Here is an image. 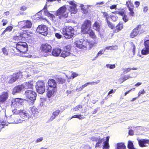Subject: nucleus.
Returning a JSON list of instances; mask_svg holds the SVG:
<instances>
[{"label": "nucleus", "mask_w": 149, "mask_h": 149, "mask_svg": "<svg viewBox=\"0 0 149 149\" xmlns=\"http://www.w3.org/2000/svg\"><path fill=\"white\" fill-rule=\"evenodd\" d=\"M69 12L67 11L65 5H64L58 8L56 11L55 14L60 19L67 18L68 17Z\"/></svg>", "instance_id": "obj_1"}, {"label": "nucleus", "mask_w": 149, "mask_h": 149, "mask_svg": "<svg viewBox=\"0 0 149 149\" xmlns=\"http://www.w3.org/2000/svg\"><path fill=\"white\" fill-rule=\"evenodd\" d=\"M74 29L71 26H65L61 29V32L66 39L72 38L74 34Z\"/></svg>", "instance_id": "obj_2"}, {"label": "nucleus", "mask_w": 149, "mask_h": 149, "mask_svg": "<svg viewBox=\"0 0 149 149\" xmlns=\"http://www.w3.org/2000/svg\"><path fill=\"white\" fill-rule=\"evenodd\" d=\"M81 40V41L80 40H77L75 42L76 46L81 49H84L87 47H89L90 49L97 43L96 42H91L85 41L82 42V40Z\"/></svg>", "instance_id": "obj_3"}, {"label": "nucleus", "mask_w": 149, "mask_h": 149, "mask_svg": "<svg viewBox=\"0 0 149 149\" xmlns=\"http://www.w3.org/2000/svg\"><path fill=\"white\" fill-rule=\"evenodd\" d=\"M15 48L21 53L25 54L28 50V47L26 42L19 41L16 44Z\"/></svg>", "instance_id": "obj_4"}, {"label": "nucleus", "mask_w": 149, "mask_h": 149, "mask_svg": "<svg viewBox=\"0 0 149 149\" xmlns=\"http://www.w3.org/2000/svg\"><path fill=\"white\" fill-rule=\"evenodd\" d=\"M36 88L37 92L39 94L43 93L45 91V86L43 81H38L36 83Z\"/></svg>", "instance_id": "obj_5"}, {"label": "nucleus", "mask_w": 149, "mask_h": 149, "mask_svg": "<svg viewBox=\"0 0 149 149\" xmlns=\"http://www.w3.org/2000/svg\"><path fill=\"white\" fill-rule=\"evenodd\" d=\"M24 95L28 99L30 100L33 103L36 100L37 96L35 92L31 90H28L24 93Z\"/></svg>", "instance_id": "obj_6"}, {"label": "nucleus", "mask_w": 149, "mask_h": 149, "mask_svg": "<svg viewBox=\"0 0 149 149\" xmlns=\"http://www.w3.org/2000/svg\"><path fill=\"white\" fill-rule=\"evenodd\" d=\"M39 34L46 36L48 34V27L44 24H41L38 26L36 30Z\"/></svg>", "instance_id": "obj_7"}, {"label": "nucleus", "mask_w": 149, "mask_h": 149, "mask_svg": "<svg viewBox=\"0 0 149 149\" xmlns=\"http://www.w3.org/2000/svg\"><path fill=\"white\" fill-rule=\"evenodd\" d=\"M126 5L127 6L129 11L128 14L130 16L133 17L134 13V6L131 0H128L126 2Z\"/></svg>", "instance_id": "obj_8"}, {"label": "nucleus", "mask_w": 149, "mask_h": 149, "mask_svg": "<svg viewBox=\"0 0 149 149\" xmlns=\"http://www.w3.org/2000/svg\"><path fill=\"white\" fill-rule=\"evenodd\" d=\"M23 102V100L20 98H17L14 100L11 105V107L15 109L13 111V112L15 113L17 111V110L15 109V108H18L21 104V102Z\"/></svg>", "instance_id": "obj_9"}, {"label": "nucleus", "mask_w": 149, "mask_h": 149, "mask_svg": "<svg viewBox=\"0 0 149 149\" xmlns=\"http://www.w3.org/2000/svg\"><path fill=\"white\" fill-rule=\"evenodd\" d=\"M71 49V46L70 45H67L64 47L63 51L61 54V56L65 58L70 56V51Z\"/></svg>", "instance_id": "obj_10"}, {"label": "nucleus", "mask_w": 149, "mask_h": 149, "mask_svg": "<svg viewBox=\"0 0 149 149\" xmlns=\"http://www.w3.org/2000/svg\"><path fill=\"white\" fill-rule=\"evenodd\" d=\"M40 49L43 52L47 53L51 52L52 47L48 43H43L41 45Z\"/></svg>", "instance_id": "obj_11"}, {"label": "nucleus", "mask_w": 149, "mask_h": 149, "mask_svg": "<svg viewBox=\"0 0 149 149\" xmlns=\"http://www.w3.org/2000/svg\"><path fill=\"white\" fill-rule=\"evenodd\" d=\"M144 48L141 51V54L143 55H146L149 54V40L144 41Z\"/></svg>", "instance_id": "obj_12"}, {"label": "nucleus", "mask_w": 149, "mask_h": 149, "mask_svg": "<svg viewBox=\"0 0 149 149\" xmlns=\"http://www.w3.org/2000/svg\"><path fill=\"white\" fill-rule=\"evenodd\" d=\"M141 25H138L132 31L130 35V37L131 38H134L138 35L141 30Z\"/></svg>", "instance_id": "obj_13"}, {"label": "nucleus", "mask_w": 149, "mask_h": 149, "mask_svg": "<svg viewBox=\"0 0 149 149\" xmlns=\"http://www.w3.org/2000/svg\"><path fill=\"white\" fill-rule=\"evenodd\" d=\"M9 94L8 91H3L0 94V103L3 104L6 102L8 99Z\"/></svg>", "instance_id": "obj_14"}, {"label": "nucleus", "mask_w": 149, "mask_h": 149, "mask_svg": "<svg viewBox=\"0 0 149 149\" xmlns=\"http://www.w3.org/2000/svg\"><path fill=\"white\" fill-rule=\"evenodd\" d=\"M139 146L141 147H147L149 144V139H141L138 140Z\"/></svg>", "instance_id": "obj_15"}, {"label": "nucleus", "mask_w": 149, "mask_h": 149, "mask_svg": "<svg viewBox=\"0 0 149 149\" xmlns=\"http://www.w3.org/2000/svg\"><path fill=\"white\" fill-rule=\"evenodd\" d=\"M30 113L31 115H28L29 116H31L32 117H36L38 115L39 111L37 108L35 106H33L30 108Z\"/></svg>", "instance_id": "obj_16"}, {"label": "nucleus", "mask_w": 149, "mask_h": 149, "mask_svg": "<svg viewBox=\"0 0 149 149\" xmlns=\"http://www.w3.org/2000/svg\"><path fill=\"white\" fill-rule=\"evenodd\" d=\"M47 84L48 86V88L57 89V83L55 80L52 79H49L47 82Z\"/></svg>", "instance_id": "obj_17"}, {"label": "nucleus", "mask_w": 149, "mask_h": 149, "mask_svg": "<svg viewBox=\"0 0 149 149\" xmlns=\"http://www.w3.org/2000/svg\"><path fill=\"white\" fill-rule=\"evenodd\" d=\"M47 90V96L49 98H50L52 96H54V93H56L57 91V89L52 88L51 90L49 88H48Z\"/></svg>", "instance_id": "obj_18"}, {"label": "nucleus", "mask_w": 149, "mask_h": 149, "mask_svg": "<svg viewBox=\"0 0 149 149\" xmlns=\"http://www.w3.org/2000/svg\"><path fill=\"white\" fill-rule=\"evenodd\" d=\"M24 89V84L19 85L15 87L13 89V92L14 93L20 92L22 90Z\"/></svg>", "instance_id": "obj_19"}, {"label": "nucleus", "mask_w": 149, "mask_h": 149, "mask_svg": "<svg viewBox=\"0 0 149 149\" xmlns=\"http://www.w3.org/2000/svg\"><path fill=\"white\" fill-rule=\"evenodd\" d=\"M123 27V23L120 22L116 26V29L113 30V32L116 33L122 29Z\"/></svg>", "instance_id": "obj_20"}, {"label": "nucleus", "mask_w": 149, "mask_h": 149, "mask_svg": "<svg viewBox=\"0 0 149 149\" xmlns=\"http://www.w3.org/2000/svg\"><path fill=\"white\" fill-rule=\"evenodd\" d=\"M55 79L58 84H63L65 83L66 81L65 78L60 77H56Z\"/></svg>", "instance_id": "obj_21"}, {"label": "nucleus", "mask_w": 149, "mask_h": 149, "mask_svg": "<svg viewBox=\"0 0 149 149\" xmlns=\"http://www.w3.org/2000/svg\"><path fill=\"white\" fill-rule=\"evenodd\" d=\"M61 52V49L55 48L53 50L52 54L53 56H57L59 55Z\"/></svg>", "instance_id": "obj_22"}, {"label": "nucleus", "mask_w": 149, "mask_h": 149, "mask_svg": "<svg viewBox=\"0 0 149 149\" xmlns=\"http://www.w3.org/2000/svg\"><path fill=\"white\" fill-rule=\"evenodd\" d=\"M91 28L81 25V33L84 34H87Z\"/></svg>", "instance_id": "obj_23"}, {"label": "nucleus", "mask_w": 149, "mask_h": 149, "mask_svg": "<svg viewBox=\"0 0 149 149\" xmlns=\"http://www.w3.org/2000/svg\"><path fill=\"white\" fill-rule=\"evenodd\" d=\"M33 86V81L26 82L24 85V89L32 88Z\"/></svg>", "instance_id": "obj_24"}, {"label": "nucleus", "mask_w": 149, "mask_h": 149, "mask_svg": "<svg viewBox=\"0 0 149 149\" xmlns=\"http://www.w3.org/2000/svg\"><path fill=\"white\" fill-rule=\"evenodd\" d=\"M116 145V149H126V146L123 142L117 143Z\"/></svg>", "instance_id": "obj_25"}, {"label": "nucleus", "mask_w": 149, "mask_h": 149, "mask_svg": "<svg viewBox=\"0 0 149 149\" xmlns=\"http://www.w3.org/2000/svg\"><path fill=\"white\" fill-rule=\"evenodd\" d=\"M15 118L14 114L6 117V121L9 123H14V118Z\"/></svg>", "instance_id": "obj_26"}, {"label": "nucleus", "mask_w": 149, "mask_h": 149, "mask_svg": "<svg viewBox=\"0 0 149 149\" xmlns=\"http://www.w3.org/2000/svg\"><path fill=\"white\" fill-rule=\"evenodd\" d=\"M91 22L90 20L89 19H86L84 21L83 24L82 25L91 28Z\"/></svg>", "instance_id": "obj_27"}, {"label": "nucleus", "mask_w": 149, "mask_h": 149, "mask_svg": "<svg viewBox=\"0 0 149 149\" xmlns=\"http://www.w3.org/2000/svg\"><path fill=\"white\" fill-rule=\"evenodd\" d=\"M32 26V23L31 21L27 20L26 21L25 25L23 27L24 28H30Z\"/></svg>", "instance_id": "obj_28"}, {"label": "nucleus", "mask_w": 149, "mask_h": 149, "mask_svg": "<svg viewBox=\"0 0 149 149\" xmlns=\"http://www.w3.org/2000/svg\"><path fill=\"white\" fill-rule=\"evenodd\" d=\"M89 36L92 38L93 39H95L97 38V37L95 33V32L93 31V30L90 29L88 32V33Z\"/></svg>", "instance_id": "obj_29"}, {"label": "nucleus", "mask_w": 149, "mask_h": 149, "mask_svg": "<svg viewBox=\"0 0 149 149\" xmlns=\"http://www.w3.org/2000/svg\"><path fill=\"white\" fill-rule=\"evenodd\" d=\"M94 29L96 31H99L100 29V23L97 22H95L93 25Z\"/></svg>", "instance_id": "obj_30"}, {"label": "nucleus", "mask_w": 149, "mask_h": 149, "mask_svg": "<svg viewBox=\"0 0 149 149\" xmlns=\"http://www.w3.org/2000/svg\"><path fill=\"white\" fill-rule=\"evenodd\" d=\"M127 147L128 149H136L134 148L133 142L130 141H128Z\"/></svg>", "instance_id": "obj_31"}, {"label": "nucleus", "mask_w": 149, "mask_h": 149, "mask_svg": "<svg viewBox=\"0 0 149 149\" xmlns=\"http://www.w3.org/2000/svg\"><path fill=\"white\" fill-rule=\"evenodd\" d=\"M15 118H14V123H20L21 122L22 120L20 119V117H19L17 115L14 114Z\"/></svg>", "instance_id": "obj_32"}, {"label": "nucleus", "mask_w": 149, "mask_h": 149, "mask_svg": "<svg viewBox=\"0 0 149 149\" xmlns=\"http://www.w3.org/2000/svg\"><path fill=\"white\" fill-rule=\"evenodd\" d=\"M28 34L27 33V32L26 31H23V32H20L19 36L22 39L23 38H25L27 36Z\"/></svg>", "instance_id": "obj_33"}, {"label": "nucleus", "mask_w": 149, "mask_h": 149, "mask_svg": "<svg viewBox=\"0 0 149 149\" xmlns=\"http://www.w3.org/2000/svg\"><path fill=\"white\" fill-rule=\"evenodd\" d=\"M13 27L12 26H8L6 29L3 31L1 33L2 35H3L6 32L10 31H12L13 29Z\"/></svg>", "instance_id": "obj_34"}, {"label": "nucleus", "mask_w": 149, "mask_h": 149, "mask_svg": "<svg viewBox=\"0 0 149 149\" xmlns=\"http://www.w3.org/2000/svg\"><path fill=\"white\" fill-rule=\"evenodd\" d=\"M69 8L72 12V13L75 14L77 13V5L74 6H70Z\"/></svg>", "instance_id": "obj_35"}, {"label": "nucleus", "mask_w": 149, "mask_h": 149, "mask_svg": "<svg viewBox=\"0 0 149 149\" xmlns=\"http://www.w3.org/2000/svg\"><path fill=\"white\" fill-rule=\"evenodd\" d=\"M17 79L14 75L13 74L11 75V78L9 80L8 82L9 84H11L15 81Z\"/></svg>", "instance_id": "obj_36"}, {"label": "nucleus", "mask_w": 149, "mask_h": 149, "mask_svg": "<svg viewBox=\"0 0 149 149\" xmlns=\"http://www.w3.org/2000/svg\"><path fill=\"white\" fill-rule=\"evenodd\" d=\"M103 141V139L99 138L98 140L97 141H98L95 144V148H97L98 147H99L100 146V145L102 143Z\"/></svg>", "instance_id": "obj_37"}, {"label": "nucleus", "mask_w": 149, "mask_h": 149, "mask_svg": "<svg viewBox=\"0 0 149 149\" xmlns=\"http://www.w3.org/2000/svg\"><path fill=\"white\" fill-rule=\"evenodd\" d=\"M137 68H128L124 69L123 73L125 74L127 73L128 72H130L131 70H137Z\"/></svg>", "instance_id": "obj_38"}, {"label": "nucleus", "mask_w": 149, "mask_h": 149, "mask_svg": "<svg viewBox=\"0 0 149 149\" xmlns=\"http://www.w3.org/2000/svg\"><path fill=\"white\" fill-rule=\"evenodd\" d=\"M102 13L103 17L105 18L106 21H108L110 18V16H109L108 14L106 12H103Z\"/></svg>", "instance_id": "obj_39"}, {"label": "nucleus", "mask_w": 149, "mask_h": 149, "mask_svg": "<svg viewBox=\"0 0 149 149\" xmlns=\"http://www.w3.org/2000/svg\"><path fill=\"white\" fill-rule=\"evenodd\" d=\"M132 77H130L129 75H127L122 77L121 78V79L122 81V82H123Z\"/></svg>", "instance_id": "obj_40"}, {"label": "nucleus", "mask_w": 149, "mask_h": 149, "mask_svg": "<svg viewBox=\"0 0 149 149\" xmlns=\"http://www.w3.org/2000/svg\"><path fill=\"white\" fill-rule=\"evenodd\" d=\"M13 74L17 79H18L19 78L22 77V72H19Z\"/></svg>", "instance_id": "obj_41"}, {"label": "nucleus", "mask_w": 149, "mask_h": 149, "mask_svg": "<svg viewBox=\"0 0 149 149\" xmlns=\"http://www.w3.org/2000/svg\"><path fill=\"white\" fill-rule=\"evenodd\" d=\"M106 22L107 23L108 26L109 28H110L112 29H113L114 28V25L109 20L106 21Z\"/></svg>", "instance_id": "obj_42"}, {"label": "nucleus", "mask_w": 149, "mask_h": 149, "mask_svg": "<svg viewBox=\"0 0 149 149\" xmlns=\"http://www.w3.org/2000/svg\"><path fill=\"white\" fill-rule=\"evenodd\" d=\"M1 50L3 54L5 56L8 55V52L7 49L5 47H4L1 49Z\"/></svg>", "instance_id": "obj_43"}, {"label": "nucleus", "mask_w": 149, "mask_h": 149, "mask_svg": "<svg viewBox=\"0 0 149 149\" xmlns=\"http://www.w3.org/2000/svg\"><path fill=\"white\" fill-rule=\"evenodd\" d=\"M19 113L21 115H24L26 116H27L28 115L27 112L25 110H24L19 111Z\"/></svg>", "instance_id": "obj_44"}, {"label": "nucleus", "mask_w": 149, "mask_h": 149, "mask_svg": "<svg viewBox=\"0 0 149 149\" xmlns=\"http://www.w3.org/2000/svg\"><path fill=\"white\" fill-rule=\"evenodd\" d=\"M110 18L113 21L116 22L118 19V17L116 15H110Z\"/></svg>", "instance_id": "obj_45"}, {"label": "nucleus", "mask_w": 149, "mask_h": 149, "mask_svg": "<svg viewBox=\"0 0 149 149\" xmlns=\"http://www.w3.org/2000/svg\"><path fill=\"white\" fill-rule=\"evenodd\" d=\"M106 66L107 68H109L110 69H112L116 67V66L114 64H107Z\"/></svg>", "instance_id": "obj_46"}, {"label": "nucleus", "mask_w": 149, "mask_h": 149, "mask_svg": "<svg viewBox=\"0 0 149 149\" xmlns=\"http://www.w3.org/2000/svg\"><path fill=\"white\" fill-rule=\"evenodd\" d=\"M60 112V110L59 109L53 112L52 115L56 117L59 114Z\"/></svg>", "instance_id": "obj_47"}, {"label": "nucleus", "mask_w": 149, "mask_h": 149, "mask_svg": "<svg viewBox=\"0 0 149 149\" xmlns=\"http://www.w3.org/2000/svg\"><path fill=\"white\" fill-rule=\"evenodd\" d=\"M103 147V148H105V149H108L109 148V146L107 141H104Z\"/></svg>", "instance_id": "obj_48"}, {"label": "nucleus", "mask_w": 149, "mask_h": 149, "mask_svg": "<svg viewBox=\"0 0 149 149\" xmlns=\"http://www.w3.org/2000/svg\"><path fill=\"white\" fill-rule=\"evenodd\" d=\"M27 8V6L26 5L22 6L19 8L20 10L22 11H25Z\"/></svg>", "instance_id": "obj_49"}, {"label": "nucleus", "mask_w": 149, "mask_h": 149, "mask_svg": "<svg viewBox=\"0 0 149 149\" xmlns=\"http://www.w3.org/2000/svg\"><path fill=\"white\" fill-rule=\"evenodd\" d=\"M13 39L15 41H18L21 40L20 36H15L13 37Z\"/></svg>", "instance_id": "obj_50"}, {"label": "nucleus", "mask_w": 149, "mask_h": 149, "mask_svg": "<svg viewBox=\"0 0 149 149\" xmlns=\"http://www.w3.org/2000/svg\"><path fill=\"white\" fill-rule=\"evenodd\" d=\"M100 82V81L99 80H97L96 81H92L88 82V85H93L94 84H96Z\"/></svg>", "instance_id": "obj_51"}, {"label": "nucleus", "mask_w": 149, "mask_h": 149, "mask_svg": "<svg viewBox=\"0 0 149 149\" xmlns=\"http://www.w3.org/2000/svg\"><path fill=\"white\" fill-rule=\"evenodd\" d=\"M145 92V91L144 89H143L141 91H140L138 93V97H139L141 95L144 94Z\"/></svg>", "instance_id": "obj_52"}, {"label": "nucleus", "mask_w": 149, "mask_h": 149, "mask_svg": "<svg viewBox=\"0 0 149 149\" xmlns=\"http://www.w3.org/2000/svg\"><path fill=\"white\" fill-rule=\"evenodd\" d=\"M123 19L125 22H126L128 21V19L127 17V16L126 15H124L123 17Z\"/></svg>", "instance_id": "obj_53"}, {"label": "nucleus", "mask_w": 149, "mask_h": 149, "mask_svg": "<svg viewBox=\"0 0 149 149\" xmlns=\"http://www.w3.org/2000/svg\"><path fill=\"white\" fill-rule=\"evenodd\" d=\"M88 82L86 83L84 85H82L81 87L79 88V89L80 90H81L84 88L85 87H86L88 85Z\"/></svg>", "instance_id": "obj_54"}, {"label": "nucleus", "mask_w": 149, "mask_h": 149, "mask_svg": "<svg viewBox=\"0 0 149 149\" xmlns=\"http://www.w3.org/2000/svg\"><path fill=\"white\" fill-rule=\"evenodd\" d=\"M2 22H3L2 24V25L3 26H5L8 23V21L7 19H3L1 21Z\"/></svg>", "instance_id": "obj_55"}, {"label": "nucleus", "mask_w": 149, "mask_h": 149, "mask_svg": "<svg viewBox=\"0 0 149 149\" xmlns=\"http://www.w3.org/2000/svg\"><path fill=\"white\" fill-rule=\"evenodd\" d=\"M55 36L58 39H60L62 38V36L58 33H55Z\"/></svg>", "instance_id": "obj_56"}, {"label": "nucleus", "mask_w": 149, "mask_h": 149, "mask_svg": "<svg viewBox=\"0 0 149 149\" xmlns=\"http://www.w3.org/2000/svg\"><path fill=\"white\" fill-rule=\"evenodd\" d=\"M78 75V74L75 72H73L72 73L71 76V78L72 79L74 78V77H77Z\"/></svg>", "instance_id": "obj_57"}, {"label": "nucleus", "mask_w": 149, "mask_h": 149, "mask_svg": "<svg viewBox=\"0 0 149 149\" xmlns=\"http://www.w3.org/2000/svg\"><path fill=\"white\" fill-rule=\"evenodd\" d=\"M68 2L69 4L71 5L72 6H74L77 5L73 1H70Z\"/></svg>", "instance_id": "obj_58"}, {"label": "nucleus", "mask_w": 149, "mask_h": 149, "mask_svg": "<svg viewBox=\"0 0 149 149\" xmlns=\"http://www.w3.org/2000/svg\"><path fill=\"white\" fill-rule=\"evenodd\" d=\"M99 138H98L97 137H93L91 138V139L93 141H97L98 140Z\"/></svg>", "instance_id": "obj_59"}, {"label": "nucleus", "mask_w": 149, "mask_h": 149, "mask_svg": "<svg viewBox=\"0 0 149 149\" xmlns=\"http://www.w3.org/2000/svg\"><path fill=\"white\" fill-rule=\"evenodd\" d=\"M43 140V137H41L40 138H38L36 141V143H38L41 142Z\"/></svg>", "instance_id": "obj_60"}, {"label": "nucleus", "mask_w": 149, "mask_h": 149, "mask_svg": "<svg viewBox=\"0 0 149 149\" xmlns=\"http://www.w3.org/2000/svg\"><path fill=\"white\" fill-rule=\"evenodd\" d=\"M134 4L136 8H138L140 5V3L139 1H136L134 2Z\"/></svg>", "instance_id": "obj_61"}, {"label": "nucleus", "mask_w": 149, "mask_h": 149, "mask_svg": "<svg viewBox=\"0 0 149 149\" xmlns=\"http://www.w3.org/2000/svg\"><path fill=\"white\" fill-rule=\"evenodd\" d=\"M78 119H79V120H81L85 118V117L81 114H79L78 115Z\"/></svg>", "instance_id": "obj_62"}, {"label": "nucleus", "mask_w": 149, "mask_h": 149, "mask_svg": "<svg viewBox=\"0 0 149 149\" xmlns=\"http://www.w3.org/2000/svg\"><path fill=\"white\" fill-rule=\"evenodd\" d=\"M104 53V52L103 50H100V51L99 52L97 53V54L96 57L98 56L100 54L102 55Z\"/></svg>", "instance_id": "obj_63"}, {"label": "nucleus", "mask_w": 149, "mask_h": 149, "mask_svg": "<svg viewBox=\"0 0 149 149\" xmlns=\"http://www.w3.org/2000/svg\"><path fill=\"white\" fill-rule=\"evenodd\" d=\"M44 12L46 14L47 16L50 17L52 14V13H50L49 12H48L47 11H46L45 10L44 11Z\"/></svg>", "instance_id": "obj_64"}]
</instances>
